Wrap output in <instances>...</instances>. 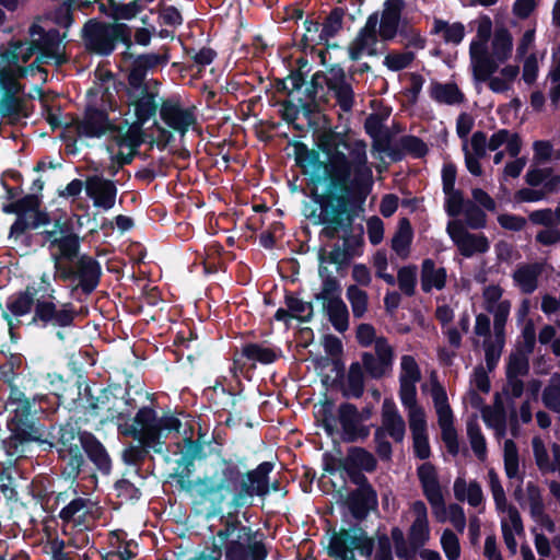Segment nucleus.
<instances>
[{"instance_id": "1", "label": "nucleus", "mask_w": 560, "mask_h": 560, "mask_svg": "<svg viewBox=\"0 0 560 560\" xmlns=\"http://www.w3.org/2000/svg\"><path fill=\"white\" fill-rule=\"evenodd\" d=\"M511 37H477L470 44L474 75L478 81H488L494 93L509 91L520 73L516 65L499 69L512 52Z\"/></svg>"}, {"instance_id": "2", "label": "nucleus", "mask_w": 560, "mask_h": 560, "mask_svg": "<svg viewBox=\"0 0 560 560\" xmlns=\"http://www.w3.org/2000/svg\"><path fill=\"white\" fill-rule=\"evenodd\" d=\"M343 147L349 151L345 152L335 148L327 153L326 172L331 180L339 185L360 186L371 180L372 170L368 165L366 145L362 141Z\"/></svg>"}, {"instance_id": "3", "label": "nucleus", "mask_w": 560, "mask_h": 560, "mask_svg": "<svg viewBox=\"0 0 560 560\" xmlns=\"http://www.w3.org/2000/svg\"><path fill=\"white\" fill-rule=\"evenodd\" d=\"M180 427L182 422L175 416L158 418L153 409L144 407L136 413L132 424L120 427V430L143 446L155 448L162 444L163 439H167L172 433H178Z\"/></svg>"}, {"instance_id": "4", "label": "nucleus", "mask_w": 560, "mask_h": 560, "mask_svg": "<svg viewBox=\"0 0 560 560\" xmlns=\"http://www.w3.org/2000/svg\"><path fill=\"white\" fill-rule=\"evenodd\" d=\"M237 479L238 471L222 464L211 476L195 481L190 489L202 501L221 504L233 490Z\"/></svg>"}, {"instance_id": "5", "label": "nucleus", "mask_w": 560, "mask_h": 560, "mask_svg": "<svg viewBox=\"0 0 560 560\" xmlns=\"http://www.w3.org/2000/svg\"><path fill=\"white\" fill-rule=\"evenodd\" d=\"M39 290L47 296L42 295L36 300L33 320L43 326L66 327L71 325L75 315L73 306L70 303H65L59 308L56 306L52 301L54 289L46 276L42 277Z\"/></svg>"}, {"instance_id": "6", "label": "nucleus", "mask_w": 560, "mask_h": 560, "mask_svg": "<svg viewBox=\"0 0 560 560\" xmlns=\"http://www.w3.org/2000/svg\"><path fill=\"white\" fill-rule=\"evenodd\" d=\"M373 546L372 538L363 529L353 527L342 529L331 537L328 553L335 560H357L353 555L354 550L362 556L370 557Z\"/></svg>"}, {"instance_id": "7", "label": "nucleus", "mask_w": 560, "mask_h": 560, "mask_svg": "<svg viewBox=\"0 0 560 560\" xmlns=\"http://www.w3.org/2000/svg\"><path fill=\"white\" fill-rule=\"evenodd\" d=\"M73 23V9L63 0L58 7L38 15L28 28L27 35H67Z\"/></svg>"}, {"instance_id": "8", "label": "nucleus", "mask_w": 560, "mask_h": 560, "mask_svg": "<svg viewBox=\"0 0 560 560\" xmlns=\"http://www.w3.org/2000/svg\"><path fill=\"white\" fill-rule=\"evenodd\" d=\"M316 299L322 301L323 308L335 329L345 331L349 326V312L347 305L341 300L338 282L332 278L325 279L320 292L316 294Z\"/></svg>"}, {"instance_id": "9", "label": "nucleus", "mask_w": 560, "mask_h": 560, "mask_svg": "<svg viewBox=\"0 0 560 560\" xmlns=\"http://www.w3.org/2000/svg\"><path fill=\"white\" fill-rule=\"evenodd\" d=\"M399 399L406 411L423 409L417 401V384L421 370L412 355L405 354L399 363Z\"/></svg>"}, {"instance_id": "10", "label": "nucleus", "mask_w": 560, "mask_h": 560, "mask_svg": "<svg viewBox=\"0 0 560 560\" xmlns=\"http://www.w3.org/2000/svg\"><path fill=\"white\" fill-rule=\"evenodd\" d=\"M431 396L438 415L439 425L442 431V439L445 442L448 452L456 454L458 452L457 433L453 423V412L447 401L445 389L439 384L433 383Z\"/></svg>"}, {"instance_id": "11", "label": "nucleus", "mask_w": 560, "mask_h": 560, "mask_svg": "<svg viewBox=\"0 0 560 560\" xmlns=\"http://www.w3.org/2000/svg\"><path fill=\"white\" fill-rule=\"evenodd\" d=\"M417 476L421 485L423 495L428 500L435 520H443L445 499L439 481V475L431 463H423L417 469Z\"/></svg>"}, {"instance_id": "12", "label": "nucleus", "mask_w": 560, "mask_h": 560, "mask_svg": "<svg viewBox=\"0 0 560 560\" xmlns=\"http://www.w3.org/2000/svg\"><path fill=\"white\" fill-rule=\"evenodd\" d=\"M446 231L459 253L465 257L482 254L489 249L488 240L482 234L468 232L460 221L448 222Z\"/></svg>"}, {"instance_id": "13", "label": "nucleus", "mask_w": 560, "mask_h": 560, "mask_svg": "<svg viewBox=\"0 0 560 560\" xmlns=\"http://www.w3.org/2000/svg\"><path fill=\"white\" fill-rule=\"evenodd\" d=\"M408 516L410 520V526L408 529L410 544L415 548L425 546L431 539L429 513L425 503L421 500L411 502L408 510Z\"/></svg>"}, {"instance_id": "14", "label": "nucleus", "mask_w": 560, "mask_h": 560, "mask_svg": "<svg viewBox=\"0 0 560 560\" xmlns=\"http://www.w3.org/2000/svg\"><path fill=\"white\" fill-rule=\"evenodd\" d=\"M495 510L500 517L505 546L512 555H515L517 551V537L524 534L521 515L517 509L509 502L504 503V506H497Z\"/></svg>"}, {"instance_id": "15", "label": "nucleus", "mask_w": 560, "mask_h": 560, "mask_svg": "<svg viewBox=\"0 0 560 560\" xmlns=\"http://www.w3.org/2000/svg\"><path fill=\"white\" fill-rule=\"evenodd\" d=\"M161 119L174 131L184 136L196 124L192 108L184 107L178 102L165 101L160 108Z\"/></svg>"}, {"instance_id": "16", "label": "nucleus", "mask_w": 560, "mask_h": 560, "mask_svg": "<svg viewBox=\"0 0 560 560\" xmlns=\"http://www.w3.org/2000/svg\"><path fill=\"white\" fill-rule=\"evenodd\" d=\"M84 189L95 208L108 211L115 206L117 188L114 182L98 175L90 176L84 183Z\"/></svg>"}, {"instance_id": "17", "label": "nucleus", "mask_w": 560, "mask_h": 560, "mask_svg": "<svg viewBox=\"0 0 560 560\" xmlns=\"http://www.w3.org/2000/svg\"><path fill=\"white\" fill-rule=\"evenodd\" d=\"M482 296L485 308L494 316L493 330L500 335L504 330L511 310V302L503 299L502 288L495 284L486 287Z\"/></svg>"}, {"instance_id": "18", "label": "nucleus", "mask_w": 560, "mask_h": 560, "mask_svg": "<svg viewBox=\"0 0 560 560\" xmlns=\"http://www.w3.org/2000/svg\"><path fill=\"white\" fill-rule=\"evenodd\" d=\"M45 240L49 243V248L55 258L71 259L78 253L79 237L66 228L56 225L54 230L46 231Z\"/></svg>"}, {"instance_id": "19", "label": "nucleus", "mask_w": 560, "mask_h": 560, "mask_svg": "<svg viewBox=\"0 0 560 560\" xmlns=\"http://www.w3.org/2000/svg\"><path fill=\"white\" fill-rule=\"evenodd\" d=\"M338 418L343 440L352 442L369 435V428L363 424V417L353 405H341L338 409Z\"/></svg>"}, {"instance_id": "20", "label": "nucleus", "mask_w": 560, "mask_h": 560, "mask_svg": "<svg viewBox=\"0 0 560 560\" xmlns=\"http://www.w3.org/2000/svg\"><path fill=\"white\" fill-rule=\"evenodd\" d=\"M271 470L272 464L265 462L261 463L255 470L249 471L246 478L242 481V490L235 497L234 502L236 504H243L244 495H265L268 493V475Z\"/></svg>"}, {"instance_id": "21", "label": "nucleus", "mask_w": 560, "mask_h": 560, "mask_svg": "<svg viewBox=\"0 0 560 560\" xmlns=\"http://www.w3.org/2000/svg\"><path fill=\"white\" fill-rule=\"evenodd\" d=\"M409 428L412 433L415 454L425 459L430 456V445L427 432V418L423 409L406 411Z\"/></svg>"}, {"instance_id": "22", "label": "nucleus", "mask_w": 560, "mask_h": 560, "mask_svg": "<svg viewBox=\"0 0 560 560\" xmlns=\"http://www.w3.org/2000/svg\"><path fill=\"white\" fill-rule=\"evenodd\" d=\"M156 96L158 93L149 89L129 92V113L132 110L136 121L145 124L156 114Z\"/></svg>"}, {"instance_id": "23", "label": "nucleus", "mask_w": 560, "mask_h": 560, "mask_svg": "<svg viewBox=\"0 0 560 560\" xmlns=\"http://www.w3.org/2000/svg\"><path fill=\"white\" fill-rule=\"evenodd\" d=\"M77 132L84 138H100L113 129L107 115L97 109L86 110L84 117L75 125Z\"/></svg>"}, {"instance_id": "24", "label": "nucleus", "mask_w": 560, "mask_h": 560, "mask_svg": "<svg viewBox=\"0 0 560 560\" xmlns=\"http://www.w3.org/2000/svg\"><path fill=\"white\" fill-rule=\"evenodd\" d=\"M487 149L488 139L486 133L481 131L475 132L471 136L469 142L465 141L463 144L466 167L475 176H480L482 174V168L479 161L486 156Z\"/></svg>"}, {"instance_id": "25", "label": "nucleus", "mask_w": 560, "mask_h": 560, "mask_svg": "<svg viewBox=\"0 0 560 560\" xmlns=\"http://www.w3.org/2000/svg\"><path fill=\"white\" fill-rule=\"evenodd\" d=\"M382 429L396 442H401L406 433V423L392 399L382 405Z\"/></svg>"}, {"instance_id": "26", "label": "nucleus", "mask_w": 560, "mask_h": 560, "mask_svg": "<svg viewBox=\"0 0 560 560\" xmlns=\"http://www.w3.org/2000/svg\"><path fill=\"white\" fill-rule=\"evenodd\" d=\"M446 269L444 267H438L436 264L427 258L421 264V289L424 292H430L434 290H442L446 284Z\"/></svg>"}, {"instance_id": "27", "label": "nucleus", "mask_w": 560, "mask_h": 560, "mask_svg": "<svg viewBox=\"0 0 560 560\" xmlns=\"http://www.w3.org/2000/svg\"><path fill=\"white\" fill-rule=\"evenodd\" d=\"M404 0H386L380 20L378 35H398V26L404 10Z\"/></svg>"}, {"instance_id": "28", "label": "nucleus", "mask_w": 560, "mask_h": 560, "mask_svg": "<svg viewBox=\"0 0 560 560\" xmlns=\"http://www.w3.org/2000/svg\"><path fill=\"white\" fill-rule=\"evenodd\" d=\"M21 74V67L0 56V88L7 95L13 96L20 92V84L18 78Z\"/></svg>"}, {"instance_id": "29", "label": "nucleus", "mask_w": 560, "mask_h": 560, "mask_svg": "<svg viewBox=\"0 0 560 560\" xmlns=\"http://www.w3.org/2000/svg\"><path fill=\"white\" fill-rule=\"evenodd\" d=\"M78 276L82 290L90 293L97 285L101 276V267L95 259L82 256L78 261Z\"/></svg>"}, {"instance_id": "30", "label": "nucleus", "mask_w": 560, "mask_h": 560, "mask_svg": "<svg viewBox=\"0 0 560 560\" xmlns=\"http://www.w3.org/2000/svg\"><path fill=\"white\" fill-rule=\"evenodd\" d=\"M502 145H505V151L511 158H516L521 152L522 141L517 133L500 129L488 139V149L497 151Z\"/></svg>"}, {"instance_id": "31", "label": "nucleus", "mask_w": 560, "mask_h": 560, "mask_svg": "<svg viewBox=\"0 0 560 560\" xmlns=\"http://www.w3.org/2000/svg\"><path fill=\"white\" fill-rule=\"evenodd\" d=\"M454 495L458 501H467L471 506H479L483 502V493L477 481L467 482L458 477L454 481Z\"/></svg>"}, {"instance_id": "32", "label": "nucleus", "mask_w": 560, "mask_h": 560, "mask_svg": "<svg viewBox=\"0 0 560 560\" xmlns=\"http://www.w3.org/2000/svg\"><path fill=\"white\" fill-rule=\"evenodd\" d=\"M88 456L104 474H108L112 467L110 458L104 446L93 436L88 435L80 439Z\"/></svg>"}, {"instance_id": "33", "label": "nucleus", "mask_w": 560, "mask_h": 560, "mask_svg": "<svg viewBox=\"0 0 560 560\" xmlns=\"http://www.w3.org/2000/svg\"><path fill=\"white\" fill-rule=\"evenodd\" d=\"M90 509L89 500L77 498L60 511L59 516L66 523L82 525L88 521Z\"/></svg>"}, {"instance_id": "34", "label": "nucleus", "mask_w": 560, "mask_h": 560, "mask_svg": "<svg viewBox=\"0 0 560 560\" xmlns=\"http://www.w3.org/2000/svg\"><path fill=\"white\" fill-rule=\"evenodd\" d=\"M413 233L410 222L407 219L399 221L398 230L392 238V249L401 258L407 259L410 255V246Z\"/></svg>"}, {"instance_id": "35", "label": "nucleus", "mask_w": 560, "mask_h": 560, "mask_svg": "<svg viewBox=\"0 0 560 560\" xmlns=\"http://www.w3.org/2000/svg\"><path fill=\"white\" fill-rule=\"evenodd\" d=\"M541 270V264L524 265L515 270L513 278L524 293H532L537 288V278Z\"/></svg>"}, {"instance_id": "36", "label": "nucleus", "mask_w": 560, "mask_h": 560, "mask_svg": "<svg viewBox=\"0 0 560 560\" xmlns=\"http://www.w3.org/2000/svg\"><path fill=\"white\" fill-rule=\"evenodd\" d=\"M346 467L348 469L357 468L365 471H372L376 467V460L370 452L360 447H353L347 455Z\"/></svg>"}, {"instance_id": "37", "label": "nucleus", "mask_w": 560, "mask_h": 560, "mask_svg": "<svg viewBox=\"0 0 560 560\" xmlns=\"http://www.w3.org/2000/svg\"><path fill=\"white\" fill-rule=\"evenodd\" d=\"M242 354L253 363L269 364L277 359V352L272 348L257 343H249L243 347Z\"/></svg>"}, {"instance_id": "38", "label": "nucleus", "mask_w": 560, "mask_h": 560, "mask_svg": "<svg viewBox=\"0 0 560 560\" xmlns=\"http://www.w3.org/2000/svg\"><path fill=\"white\" fill-rule=\"evenodd\" d=\"M143 122L133 120L127 130L119 136L117 141L120 148L125 147L132 152L137 147L143 142Z\"/></svg>"}, {"instance_id": "39", "label": "nucleus", "mask_w": 560, "mask_h": 560, "mask_svg": "<svg viewBox=\"0 0 560 560\" xmlns=\"http://www.w3.org/2000/svg\"><path fill=\"white\" fill-rule=\"evenodd\" d=\"M432 97L445 104H457L462 101V93L455 84H435L431 90Z\"/></svg>"}, {"instance_id": "40", "label": "nucleus", "mask_w": 560, "mask_h": 560, "mask_svg": "<svg viewBox=\"0 0 560 560\" xmlns=\"http://www.w3.org/2000/svg\"><path fill=\"white\" fill-rule=\"evenodd\" d=\"M467 435L469 438L470 446L480 460H485L487 457V444L486 439L481 433L480 427L476 421H469L467 423Z\"/></svg>"}, {"instance_id": "41", "label": "nucleus", "mask_w": 560, "mask_h": 560, "mask_svg": "<svg viewBox=\"0 0 560 560\" xmlns=\"http://www.w3.org/2000/svg\"><path fill=\"white\" fill-rule=\"evenodd\" d=\"M34 303V293L27 289L24 293L11 298L7 304L12 315L19 317L27 314Z\"/></svg>"}, {"instance_id": "42", "label": "nucleus", "mask_w": 560, "mask_h": 560, "mask_svg": "<svg viewBox=\"0 0 560 560\" xmlns=\"http://www.w3.org/2000/svg\"><path fill=\"white\" fill-rule=\"evenodd\" d=\"M504 469L508 478L513 479L518 475V452L515 443L512 440L504 442L503 448Z\"/></svg>"}, {"instance_id": "43", "label": "nucleus", "mask_w": 560, "mask_h": 560, "mask_svg": "<svg viewBox=\"0 0 560 560\" xmlns=\"http://www.w3.org/2000/svg\"><path fill=\"white\" fill-rule=\"evenodd\" d=\"M347 299L350 302L354 317L361 318L368 310V294L357 285L347 289Z\"/></svg>"}, {"instance_id": "44", "label": "nucleus", "mask_w": 560, "mask_h": 560, "mask_svg": "<svg viewBox=\"0 0 560 560\" xmlns=\"http://www.w3.org/2000/svg\"><path fill=\"white\" fill-rule=\"evenodd\" d=\"M523 504L529 510L532 517L539 516V513L545 511L541 492L539 488L532 482H528L526 486Z\"/></svg>"}, {"instance_id": "45", "label": "nucleus", "mask_w": 560, "mask_h": 560, "mask_svg": "<svg viewBox=\"0 0 560 560\" xmlns=\"http://www.w3.org/2000/svg\"><path fill=\"white\" fill-rule=\"evenodd\" d=\"M287 307L290 316L301 322H307L313 315V306L310 302L302 301L295 296H287Z\"/></svg>"}, {"instance_id": "46", "label": "nucleus", "mask_w": 560, "mask_h": 560, "mask_svg": "<svg viewBox=\"0 0 560 560\" xmlns=\"http://www.w3.org/2000/svg\"><path fill=\"white\" fill-rule=\"evenodd\" d=\"M375 494L371 489H360L350 498V506L355 516L364 514L368 508L374 503Z\"/></svg>"}, {"instance_id": "47", "label": "nucleus", "mask_w": 560, "mask_h": 560, "mask_svg": "<svg viewBox=\"0 0 560 560\" xmlns=\"http://www.w3.org/2000/svg\"><path fill=\"white\" fill-rule=\"evenodd\" d=\"M504 343V330L500 335L494 332V341L490 339L485 341L486 363L489 370L497 365Z\"/></svg>"}, {"instance_id": "48", "label": "nucleus", "mask_w": 560, "mask_h": 560, "mask_svg": "<svg viewBox=\"0 0 560 560\" xmlns=\"http://www.w3.org/2000/svg\"><path fill=\"white\" fill-rule=\"evenodd\" d=\"M397 283L402 293L413 295L417 283V267L405 266L398 270Z\"/></svg>"}, {"instance_id": "49", "label": "nucleus", "mask_w": 560, "mask_h": 560, "mask_svg": "<svg viewBox=\"0 0 560 560\" xmlns=\"http://www.w3.org/2000/svg\"><path fill=\"white\" fill-rule=\"evenodd\" d=\"M110 7V16L115 21L119 20H131L133 19L142 9V7L138 3L137 0H133L126 4H117L115 0H108Z\"/></svg>"}, {"instance_id": "50", "label": "nucleus", "mask_w": 560, "mask_h": 560, "mask_svg": "<svg viewBox=\"0 0 560 560\" xmlns=\"http://www.w3.org/2000/svg\"><path fill=\"white\" fill-rule=\"evenodd\" d=\"M441 547L448 560H457L460 557V544L457 535L446 528L440 539Z\"/></svg>"}, {"instance_id": "51", "label": "nucleus", "mask_w": 560, "mask_h": 560, "mask_svg": "<svg viewBox=\"0 0 560 560\" xmlns=\"http://www.w3.org/2000/svg\"><path fill=\"white\" fill-rule=\"evenodd\" d=\"M362 361L364 369L373 378H381L385 376L393 368L392 364L381 361V359L375 358L372 353H364Z\"/></svg>"}, {"instance_id": "52", "label": "nucleus", "mask_w": 560, "mask_h": 560, "mask_svg": "<svg viewBox=\"0 0 560 560\" xmlns=\"http://www.w3.org/2000/svg\"><path fill=\"white\" fill-rule=\"evenodd\" d=\"M542 400L548 408L560 412V374L551 377L542 393Z\"/></svg>"}, {"instance_id": "53", "label": "nucleus", "mask_w": 560, "mask_h": 560, "mask_svg": "<svg viewBox=\"0 0 560 560\" xmlns=\"http://www.w3.org/2000/svg\"><path fill=\"white\" fill-rule=\"evenodd\" d=\"M345 10L335 7L322 22V31L319 35H336L342 27Z\"/></svg>"}, {"instance_id": "54", "label": "nucleus", "mask_w": 560, "mask_h": 560, "mask_svg": "<svg viewBox=\"0 0 560 560\" xmlns=\"http://www.w3.org/2000/svg\"><path fill=\"white\" fill-rule=\"evenodd\" d=\"M447 520L451 522V524L457 532L463 533L465 530L466 516L463 508L459 506L458 504H450L448 506L445 505L443 520L436 521L440 523H444Z\"/></svg>"}, {"instance_id": "55", "label": "nucleus", "mask_w": 560, "mask_h": 560, "mask_svg": "<svg viewBox=\"0 0 560 560\" xmlns=\"http://www.w3.org/2000/svg\"><path fill=\"white\" fill-rule=\"evenodd\" d=\"M487 480L495 508L499 505L504 506V503H508V499L505 495V491L501 485L500 478L493 468H490L488 470Z\"/></svg>"}, {"instance_id": "56", "label": "nucleus", "mask_w": 560, "mask_h": 560, "mask_svg": "<svg viewBox=\"0 0 560 560\" xmlns=\"http://www.w3.org/2000/svg\"><path fill=\"white\" fill-rule=\"evenodd\" d=\"M444 194L446 196L445 207L450 215L456 217L459 213L465 212L468 202L464 201L463 196L458 190H445Z\"/></svg>"}, {"instance_id": "57", "label": "nucleus", "mask_w": 560, "mask_h": 560, "mask_svg": "<svg viewBox=\"0 0 560 560\" xmlns=\"http://www.w3.org/2000/svg\"><path fill=\"white\" fill-rule=\"evenodd\" d=\"M85 38V47L89 50L101 55H108L113 51L115 44V37H84Z\"/></svg>"}, {"instance_id": "58", "label": "nucleus", "mask_w": 560, "mask_h": 560, "mask_svg": "<svg viewBox=\"0 0 560 560\" xmlns=\"http://www.w3.org/2000/svg\"><path fill=\"white\" fill-rule=\"evenodd\" d=\"M372 262L378 278L383 279L389 285H394L396 283L394 276L386 272L388 259L384 252L375 253Z\"/></svg>"}, {"instance_id": "59", "label": "nucleus", "mask_w": 560, "mask_h": 560, "mask_svg": "<svg viewBox=\"0 0 560 560\" xmlns=\"http://www.w3.org/2000/svg\"><path fill=\"white\" fill-rule=\"evenodd\" d=\"M465 35V26L460 22L448 24L446 21L434 19L430 35Z\"/></svg>"}, {"instance_id": "60", "label": "nucleus", "mask_w": 560, "mask_h": 560, "mask_svg": "<svg viewBox=\"0 0 560 560\" xmlns=\"http://www.w3.org/2000/svg\"><path fill=\"white\" fill-rule=\"evenodd\" d=\"M528 370V362L524 354L514 353L510 355L508 364V376L512 381L518 375H523Z\"/></svg>"}, {"instance_id": "61", "label": "nucleus", "mask_w": 560, "mask_h": 560, "mask_svg": "<svg viewBox=\"0 0 560 560\" xmlns=\"http://www.w3.org/2000/svg\"><path fill=\"white\" fill-rule=\"evenodd\" d=\"M533 451L536 459V464L541 470H550L551 464L544 442L539 438L533 439Z\"/></svg>"}, {"instance_id": "62", "label": "nucleus", "mask_w": 560, "mask_h": 560, "mask_svg": "<svg viewBox=\"0 0 560 560\" xmlns=\"http://www.w3.org/2000/svg\"><path fill=\"white\" fill-rule=\"evenodd\" d=\"M325 82L327 88L332 92L348 83L346 81L345 71L340 67H332L328 69L325 73Z\"/></svg>"}, {"instance_id": "63", "label": "nucleus", "mask_w": 560, "mask_h": 560, "mask_svg": "<svg viewBox=\"0 0 560 560\" xmlns=\"http://www.w3.org/2000/svg\"><path fill=\"white\" fill-rule=\"evenodd\" d=\"M368 237L373 245H377L384 237V224L377 217H372L368 220Z\"/></svg>"}, {"instance_id": "64", "label": "nucleus", "mask_w": 560, "mask_h": 560, "mask_svg": "<svg viewBox=\"0 0 560 560\" xmlns=\"http://www.w3.org/2000/svg\"><path fill=\"white\" fill-rule=\"evenodd\" d=\"M45 551L51 556V560H69L68 555L63 551V540L55 537L49 538L44 547Z\"/></svg>"}]
</instances>
